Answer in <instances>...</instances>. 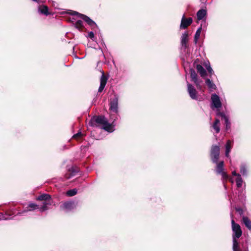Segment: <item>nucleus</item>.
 I'll use <instances>...</instances> for the list:
<instances>
[{
	"mask_svg": "<svg viewBox=\"0 0 251 251\" xmlns=\"http://www.w3.org/2000/svg\"><path fill=\"white\" fill-rule=\"evenodd\" d=\"M114 119L112 124L108 122L107 119L103 116H94L89 122V125L91 126H100L101 128L109 132H112L114 131L113 123Z\"/></svg>",
	"mask_w": 251,
	"mask_h": 251,
	"instance_id": "obj_1",
	"label": "nucleus"
},
{
	"mask_svg": "<svg viewBox=\"0 0 251 251\" xmlns=\"http://www.w3.org/2000/svg\"><path fill=\"white\" fill-rule=\"evenodd\" d=\"M37 200L44 201L43 204L41 206V211L46 210L48 208V206L50 205L51 204L50 196L48 194H42L38 197Z\"/></svg>",
	"mask_w": 251,
	"mask_h": 251,
	"instance_id": "obj_2",
	"label": "nucleus"
},
{
	"mask_svg": "<svg viewBox=\"0 0 251 251\" xmlns=\"http://www.w3.org/2000/svg\"><path fill=\"white\" fill-rule=\"evenodd\" d=\"M220 147L218 146H212L211 149L210 157L213 163H217L220 155Z\"/></svg>",
	"mask_w": 251,
	"mask_h": 251,
	"instance_id": "obj_3",
	"label": "nucleus"
},
{
	"mask_svg": "<svg viewBox=\"0 0 251 251\" xmlns=\"http://www.w3.org/2000/svg\"><path fill=\"white\" fill-rule=\"evenodd\" d=\"M232 229L233 231L232 238H239L242 235V231L240 226L232 221Z\"/></svg>",
	"mask_w": 251,
	"mask_h": 251,
	"instance_id": "obj_4",
	"label": "nucleus"
},
{
	"mask_svg": "<svg viewBox=\"0 0 251 251\" xmlns=\"http://www.w3.org/2000/svg\"><path fill=\"white\" fill-rule=\"evenodd\" d=\"M216 163L217 164L216 168V173L218 174L221 175L224 180H226L228 178V176L225 172L223 171L224 162L221 161L219 163L217 162Z\"/></svg>",
	"mask_w": 251,
	"mask_h": 251,
	"instance_id": "obj_5",
	"label": "nucleus"
},
{
	"mask_svg": "<svg viewBox=\"0 0 251 251\" xmlns=\"http://www.w3.org/2000/svg\"><path fill=\"white\" fill-rule=\"evenodd\" d=\"M118 97L117 95H115L114 98L111 99L110 101V110L117 113L118 112Z\"/></svg>",
	"mask_w": 251,
	"mask_h": 251,
	"instance_id": "obj_6",
	"label": "nucleus"
},
{
	"mask_svg": "<svg viewBox=\"0 0 251 251\" xmlns=\"http://www.w3.org/2000/svg\"><path fill=\"white\" fill-rule=\"evenodd\" d=\"M72 15H77L80 17L82 19L85 21L89 25H90L93 28L97 27V25L96 23L88 17L81 14H79L78 13L74 11L72 13Z\"/></svg>",
	"mask_w": 251,
	"mask_h": 251,
	"instance_id": "obj_7",
	"label": "nucleus"
},
{
	"mask_svg": "<svg viewBox=\"0 0 251 251\" xmlns=\"http://www.w3.org/2000/svg\"><path fill=\"white\" fill-rule=\"evenodd\" d=\"M60 207L62 209L69 211L75 208L76 204L74 201H68L63 202Z\"/></svg>",
	"mask_w": 251,
	"mask_h": 251,
	"instance_id": "obj_8",
	"label": "nucleus"
},
{
	"mask_svg": "<svg viewBox=\"0 0 251 251\" xmlns=\"http://www.w3.org/2000/svg\"><path fill=\"white\" fill-rule=\"evenodd\" d=\"M212 106L216 108H219L222 106V103L219 97L215 94L211 95Z\"/></svg>",
	"mask_w": 251,
	"mask_h": 251,
	"instance_id": "obj_9",
	"label": "nucleus"
},
{
	"mask_svg": "<svg viewBox=\"0 0 251 251\" xmlns=\"http://www.w3.org/2000/svg\"><path fill=\"white\" fill-rule=\"evenodd\" d=\"M193 20L192 18H185V15L184 14L182 16L181 24L180 28L183 29L186 28L189 25L192 23Z\"/></svg>",
	"mask_w": 251,
	"mask_h": 251,
	"instance_id": "obj_10",
	"label": "nucleus"
},
{
	"mask_svg": "<svg viewBox=\"0 0 251 251\" xmlns=\"http://www.w3.org/2000/svg\"><path fill=\"white\" fill-rule=\"evenodd\" d=\"M188 92L190 97L193 100H197V92L195 88L189 83H187Z\"/></svg>",
	"mask_w": 251,
	"mask_h": 251,
	"instance_id": "obj_11",
	"label": "nucleus"
},
{
	"mask_svg": "<svg viewBox=\"0 0 251 251\" xmlns=\"http://www.w3.org/2000/svg\"><path fill=\"white\" fill-rule=\"evenodd\" d=\"M188 42V33L187 32H185L182 34L181 38V44L182 48L185 49L187 48V43Z\"/></svg>",
	"mask_w": 251,
	"mask_h": 251,
	"instance_id": "obj_12",
	"label": "nucleus"
},
{
	"mask_svg": "<svg viewBox=\"0 0 251 251\" xmlns=\"http://www.w3.org/2000/svg\"><path fill=\"white\" fill-rule=\"evenodd\" d=\"M107 80V77L104 75V74L102 73V75L100 77V86L99 88V92H101L104 88Z\"/></svg>",
	"mask_w": 251,
	"mask_h": 251,
	"instance_id": "obj_13",
	"label": "nucleus"
},
{
	"mask_svg": "<svg viewBox=\"0 0 251 251\" xmlns=\"http://www.w3.org/2000/svg\"><path fill=\"white\" fill-rule=\"evenodd\" d=\"M190 74H191V77L192 78V80L195 82L196 85L197 86V88L198 89H200V82L198 81L197 79V75L195 71L191 69L190 70Z\"/></svg>",
	"mask_w": 251,
	"mask_h": 251,
	"instance_id": "obj_14",
	"label": "nucleus"
},
{
	"mask_svg": "<svg viewBox=\"0 0 251 251\" xmlns=\"http://www.w3.org/2000/svg\"><path fill=\"white\" fill-rule=\"evenodd\" d=\"M232 148V142L230 140H228L226 145V156L227 157H229V153Z\"/></svg>",
	"mask_w": 251,
	"mask_h": 251,
	"instance_id": "obj_15",
	"label": "nucleus"
},
{
	"mask_svg": "<svg viewBox=\"0 0 251 251\" xmlns=\"http://www.w3.org/2000/svg\"><path fill=\"white\" fill-rule=\"evenodd\" d=\"M77 172V170L74 167H72L69 169L68 172L65 175L66 179H69L73 176H74Z\"/></svg>",
	"mask_w": 251,
	"mask_h": 251,
	"instance_id": "obj_16",
	"label": "nucleus"
},
{
	"mask_svg": "<svg viewBox=\"0 0 251 251\" xmlns=\"http://www.w3.org/2000/svg\"><path fill=\"white\" fill-rule=\"evenodd\" d=\"M206 12L204 9H201L197 12V18L198 20H202L206 15Z\"/></svg>",
	"mask_w": 251,
	"mask_h": 251,
	"instance_id": "obj_17",
	"label": "nucleus"
},
{
	"mask_svg": "<svg viewBox=\"0 0 251 251\" xmlns=\"http://www.w3.org/2000/svg\"><path fill=\"white\" fill-rule=\"evenodd\" d=\"M220 121L218 119H216L215 122L212 125V127L215 129L216 133H219L220 130Z\"/></svg>",
	"mask_w": 251,
	"mask_h": 251,
	"instance_id": "obj_18",
	"label": "nucleus"
},
{
	"mask_svg": "<svg viewBox=\"0 0 251 251\" xmlns=\"http://www.w3.org/2000/svg\"><path fill=\"white\" fill-rule=\"evenodd\" d=\"M39 11L43 14L48 15L49 13L48 12V8L47 6L45 5H41L39 7Z\"/></svg>",
	"mask_w": 251,
	"mask_h": 251,
	"instance_id": "obj_19",
	"label": "nucleus"
},
{
	"mask_svg": "<svg viewBox=\"0 0 251 251\" xmlns=\"http://www.w3.org/2000/svg\"><path fill=\"white\" fill-rule=\"evenodd\" d=\"M197 69L198 72L200 73L202 77L205 76L206 75V71L204 69L201 65H197Z\"/></svg>",
	"mask_w": 251,
	"mask_h": 251,
	"instance_id": "obj_20",
	"label": "nucleus"
},
{
	"mask_svg": "<svg viewBox=\"0 0 251 251\" xmlns=\"http://www.w3.org/2000/svg\"><path fill=\"white\" fill-rule=\"evenodd\" d=\"M27 208L28 210L29 211H32L37 209H39L40 211H41V206L33 203H29L28 205Z\"/></svg>",
	"mask_w": 251,
	"mask_h": 251,
	"instance_id": "obj_21",
	"label": "nucleus"
},
{
	"mask_svg": "<svg viewBox=\"0 0 251 251\" xmlns=\"http://www.w3.org/2000/svg\"><path fill=\"white\" fill-rule=\"evenodd\" d=\"M205 83L211 90L216 89V85L209 79L207 78L205 80Z\"/></svg>",
	"mask_w": 251,
	"mask_h": 251,
	"instance_id": "obj_22",
	"label": "nucleus"
},
{
	"mask_svg": "<svg viewBox=\"0 0 251 251\" xmlns=\"http://www.w3.org/2000/svg\"><path fill=\"white\" fill-rule=\"evenodd\" d=\"M233 251H241L239 249V243L236 238H233Z\"/></svg>",
	"mask_w": 251,
	"mask_h": 251,
	"instance_id": "obj_23",
	"label": "nucleus"
},
{
	"mask_svg": "<svg viewBox=\"0 0 251 251\" xmlns=\"http://www.w3.org/2000/svg\"><path fill=\"white\" fill-rule=\"evenodd\" d=\"M202 28L201 27H199L198 30H197L196 34L195 35V38H194V42L195 44L197 43V42L198 41V39L200 38L201 31Z\"/></svg>",
	"mask_w": 251,
	"mask_h": 251,
	"instance_id": "obj_24",
	"label": "nucleus"
},
{
	"mask_svg": "<svg viewBox=\"0 0 251 251\" xmlns=\"http://www.w3.org/2000/svg\"><path fill=\"white\" fill-rule=\"evenodd\" d=\"M240 172L243 176L247 175V167L245 164H242L240 166Z\"/></svg>",
	"mask_w": 251,
	"mask_h": 251,
	"instance_id": "obj_25",
	"label": "nucleus"
},
{
	"mask_svg": "<svg viewBox=\"0 0 251 251\" xmlns=\"http://www.w3.org/2000/svg\"><path fill=\"white\" fill-rule=\"evenodd\" d=\"M75 26L78 30H81L83 27L82 21L81 20H77L75 24Z\"/></svg>",
	"mask_w": 251,
	"mask_h": 251,
	"instance_id": "obj_26",
	"label": "nucleus"
},
{
	"mask_svg": "<svg viewBox=\"0 0 251 251\" xmlns=\"http://www.w3.org/2000/svg\"><path fill=\"white\" fill-rule=\"evenodd\" d=\"M77 190L76 189H73L68 191L66 193L67 196L72 197L77 194Z\"/></svg>",
	"mask_w": 251,
	"mask_h": 251,
	"instance_id": "obj_27",
	"label": "nucleus"
},
{
	"mask_svg": "<svg viewBox=\"0 0 251 251\" xmlns=\"http://www.w3.org/2000/svg\"><path fill=\"white\" fill-rule=\"evenodd\" d=\"M237 186L240 188L242 186L243 183V180L241 175H239V176L237 177L236 179Z\"/></svg>",
	"mask_w": 251,
	"mask_h": 251,
	"instance_id": "obj_28",
	"label": "nucleus"
},
{
	"mask_svg": "<svg viewBox=\"0 0 251 251\" xmlns=\"http://www.w3.org/2000/svg\"><path fill=\"white\" fill-rule=\"evenodd\" d=\"M84 136V134L82 133L81 132H78L77 133L74 135L73 136V138L76 139V140H79L83 136Z\"/></svg>",
	"mask_w": 251,
	"mask_h": 251,
	"instance_id": "obj_29",
	"label": "nucleus"
},
{
	"mask_svg": "<svg viewBox=\"0 0 251 251\" xmlns=\"http://www.w3.org/2000/svg\"><path fill=\"white\" fill-rule=\"evenodd\" d=\"M205 67H206L208 73L210 74V75L214 73L211 67H210L209 63H206L205 64Z\"/></svg>",
	"mask_w": 251,
	"mask_h": 251,
	"instance_id": "obj_30",
	"label": "nucleus"
},
{
	"mask_svg": "<svg viewBox=\"0 0 251 251\" xmlns=\"http://www.w3.org/2000/svg\"><path fill=\"white\" fill-rule=\"evenodd\" d=\"M225 122L226 124V130L230 128V123L229 122L228 118H225Z\"/></svg>",
	"mask_w": 251,
	"mask_h": 251,
	"instance_id": "obj_31",
	"label": "nucleus"
},
{
	"mask_svg": "<svg viewBox=\"0 0 251 251\" xmlns=\"http://www.w3.org/2000/svg\"><path fill=\"white\" fill-rule=\"evenodd\" d=\"M245 226L249 229H251V221H244Z\"/></svg>",
	"mask_w": 251,
	"mask_h": 251,
	"instance_id": "obj_32",
	"label": "nucleus"
},
{
	"mask_svg": "<svg viewBox=\"0 0 251 251\" xmlns=\"http://www.w3.org/2000/svg\"><path fill=\"white\" fill-rule=\"evenodd\" d=\"M236 212L240 215L241 216L243 214V210L239 207H237L235 208Z\"/></svg>",
	"mask_w": 251,
	"mask_h": 251,
	"instance_id": "obj_33",
	"label": "nucleus"
},
{
	"mask_svg": "<svg viewBox=\"0 0 251 251\" xmlns=\"http://www.w3.org/2000/svg\"><path fill=\"white\" fill-rule=\"evenodd\" d=\"M217 115L220 116L224 120H225V118H227L223 113L218 112Z\"/></svg>",
	"mask_w": 251,
	"mask_h": 251,
	"instance_id": "obj_34",
	"label": "nucleus"
},
{
	"mask_svg": "<svg viewBox=\"0 0 251 251\" xmlns=\"http://www.w3.org/2000/svg\"><path fill=\"white\" fill-rule=\"evenodd\" d=\"M88 37L90 38L93 39L94 38V34L92 31L89 32L88 33Z\"/></svg>",
	"mask_w": 251,
	"mask_h": 251,
	"instance_id": "obj_35",
	"label": "nucleus"
},
{
	"mask_svg": "<svg viewBox=\"0 0 251 251\" xmlns=\"http://www.w3.org/2000/svg\"><path fill=\"white\" fill-rule=\"evenodd\" d=\"M232 175L234 176H237V177H238L239 175H240L236 173V171H234L233 172H232Z\"/></svg>",
	"mask_w": 251,
	"mask_h": 251,
	"instance_id": "obj_36",
	"label": "nucleus"
},
{
	"mask_svg": "<svg viewBox=\"0 0 251 251\" xmlns=\"http://www.w3.org/2000/svg\"><path fill=\"white\" fill-rule=\"evenodd\" d=\"M242 220H248V218L245 217H243Z\"/></svg>",
	"mask_w": 251,
	"mask_h": 251,
	"instance_id": "obj_37",
	"label": "nucleus"
},
{
	"mask_svg": "<svg viewBox=\"0 0 251 251\" xmlns=\"http://www.w3.org/2000/svg\"><path fill=\"white\" fill-rule=\"evenodd\" d=\"M224 186H225V188H226V185L225 184V183H224Z\"/></svg>",
	"mask_w": 251,
	"mask_h": 251,
	"instance_id": "obj_38",
	"label": "nucleus"
},
{
	"mask_svg": "<svg viewBox=\"0 0 251 251\" xmlns=\"http://www.w3.org/2000/svg\"><path fill=\"white\" fill-rule=\"evenodd\" d=\"M4 220H7V218H5Z\"/></svg>",
	"mask_w": 251,
	"mask_h": 251,
	"instance_id": "obj_39",
	"label": "nucleus"
}]
</instances>
